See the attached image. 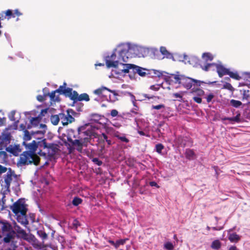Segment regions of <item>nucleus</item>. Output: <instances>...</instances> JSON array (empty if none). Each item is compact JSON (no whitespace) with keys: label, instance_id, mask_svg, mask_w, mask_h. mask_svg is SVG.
Masks as SVG:
<instances>
[{"label":"nucleus","instance_id":"c03bdc74","mask_svg":"<svg viewBox=\"0 0 250 250\" xmlns=\"http://www.w3.org/2000/svg\"><path fill=\"white\" fill-rule=\"evenodd\" d=\"M172 96L180 102L182 100L183 95L181 94V93H174L172 94Z\"/></svg>","mask_w":250,"mask_h":250},{"label":"nucleus","instance_id":"cd10ccee","mask_svg":"<svg viewBox=\"0 0 250 250\" xmlns=\"http://www.w3.org/2000/svg\"><path fill=\"white\" fill-rule=\"evenodd\" d=\"M195 155V153L193 150L190 149H187L185 152V156L187 159L191 160L193 159L194 156Z\"/></svg>","mask_w":250,"mask_h":250},{"label":"nucleus","instance_id":"a19ab883","mask_svg":"<svg viewBox=\"0 0 250 250\" xmlns=\"http://www.w3.org/2000/svg\"><path fill=\"white\" fill-rule=\"evenodd\" d=\"M164 248L167 250H173L174 246L172 243L168 242L164 244Z\"/></svg>","mask_w":250,"mask_h":250},{"label":"nucleus","instance_id":"0eeeda50","mask_svg":"<svg viewBox=\"0 0 250 250\" xmlns=\"http://www.w3.org/2000/svg\"><path fill=\"white\" fill-rule=\"evenodd\" d=\"M174 83H179L184 88L189 89L191 88L194 79L184 75H175L174 76Z\"/></svg>","mask_w":250,"mask_h":250},{"label":"nucleus","instance_id":"052dcab7","mask_svg":"<svg viewBox=\"0 0 250 250\" xmlns=\"http://www.w3.org/2000/svg\"><path fill=\"white\" fill-rule=\"evenodd\" d=\"M100 139L104 141L108 139V137L105 133H103L102 134Z\"/></svg>","mask_w":250,"mask_h":250},{"label":"nucleus","instance_id":"412c9836","mask_svg":"<svg viewBox=\"0 0 250 250\" xmlns=\"http://www.w3.org/2000/svg\"><path fill=\"white\" fill-rule=\"evenodd\" d=\"M57 93V91H55V90L52 91L51 93L47 92L46 93H44V96L47 97L49 96L50 98L51 101L52 102H59L60 101V99L59 96H56L55 94Z\"/></svg>","mask_w":250,"mask_h":250},{"label":"nucleus","instance_id":"5701e85b","mask_svg":"<svg viewBox=\"0 0 250 250\" xmlns=\"http://www.w3.org/2000/svg\"><path fill=\"white\" fill-rule=\"evenodd\" d=\"M216 64V63H208L207 62L204 64H200V67L204 71H208L211 67L215 66Z\"/></svg>","mask_w":250,"mask_h":250},{"label":"nucleus","instance_id":"7ed1b4c3","mask_svg":"<svg viewBox=\"0 0 250 250\" xmlns=\"http://www.w3.org/2000/svg\"><path fill=\"white\" fill-rule=\"evenodd\" d=\"M123 65V68L121 70L124 73H129V76L131 79H135V74L138 73L141 77H145L147 74L146 69L140 66L130 63H121Z\"/></svg>","mask_w":250,"mask_h":250},{"label":"nucleus","instance_id":"bb28decb","mask_svg":"<svg viewBox=\"0 0 250 250\" xmlns=\"http://www.w3.org/2000/svg\"><path fill=\"white\" fill-rule=\"evenodd\" d=\"M210 247L212 249L217 250L221 248V243L219 240H215L212 242Z\"/></svg>","mask_w":250,"mask_h":250},{"label":"nucleus","instance_id":"58836bf2","mask_svg":"<svg viewBox=\"0 0 250 250\" xmlns=\"http://www.w3.org/2000/svg\"><path fill=\"white\" fill-rule=\"evenodd\" d=\"M126 239H120L117 240L115 242V248L116 249H118L121 245H124Z\"/></svg>","mask_w":250,"mask_h":250},{"label":"nucleus","instance_id":"338daca9","mask_svg":"<svg viewBox=\"0 0 250 250\" xmlns=\"http://www.w3.org/2000/svg\"><path fill=\"white\" fill-rule=\"evenodd\" d=\"M15 113V112L14 111H13L11 112L12 116L9 117L10 120L13 121H15V118H14Z\"/></svg>","mask_w":250,"mask_h":250},{"label":"nucleus","instance_id":"39448f33","mask_svg":"<svg viewBox=\"0 0 250 250\" xmlns=\"http://www.w3.org/2000/svg\"><path fill=\"white\" fill-rule=\"evenodd\" d=\"M67 141L73 146L74 149H76L79 152L81 153L83 150V146L86 147L88 143L90 141L88 140L87 137L79 138L77 139L73 140L71 137H67Z\"/></svg>","mask_w":250,"mask_h":250},{"label":"nucleus","instance_id":"ddd939ff","mask_svg":"<svg viewBox=\"0 0 250 250\" xmlns=\"http://www.w3.org/2000/svg\"><path fill=\"white\" fill-rule=\"evenodd\" d=\"M66 86V83H64L63 85L60 86L58 89L55 90V91H57V93L63 94L65 97L70 98L73 92V89L70 87L65 88Z\"/></svg>","mask_w":250,"mask_h":250},{"label":"nucleus","instance_id":"c756f323","mask_svg":"<svg viewBox=\"0 0 250 250\" xmlns=\"http://www.w3.org/2000/svg\"><path fill=\"white\" fill-rule=\"evenodd\" d=\"M102 117L103 116L97 113H93L90 115L91 120L96 123H98L99 121L101 120Z\"/></svg>","mask_w":250,"mask_h":250},{"label":"nucleus","instance_id":"dca6fc26","mask_svg":"<svg viewBox=\"0 0 250 250\" xmlns=\"http://www.w3.org/2000/svg\"><path fill=\"white\" fill-rule=\"evenodd\" d=\"M105 91H107L109 92L114 93V92L109 89H108L107 87L105 86H101V87L93 91V93L99 96H104V92Z\"/></svg>","mask_w":250,"mask_h":250},{"label":"nucleus","instance_id":"aec40b11","mask_svg":"<svg viewBox=\"0 0 250 250\" xmlns=\"http://www.w3.org/2000/svg\"><path fill=\"white\" fill-rule=\"evenodd\" d=\"M228 239L231 243H237L241 239V236L236 232L229 233L228 235Z\"/></svg>","mask_w":250,"mask_h":250},{"label":"nucleus","instance_id":"7c9ffc66","mask_svg":"<svg viewBox=\"0 0 250 250\" xmlns=\"http://www.w3.org/2000/svg\"><path fill=\"white\" fill-rule=\"evenodd\" d=\"M230 78L235 79L236 80H240L241 77L239 76L237 72H231L229 70L228 74Z\"/></svg>","mask_w":250,"mask_h":250},{"label":"nucleus","instance_id":"4c0bfd02","mask_svg":"<svg viewBox=\"0 0 250 250\" xmlns=\"http://www.w3.org/2000/svg\"><path fill=\"white\" fill-rule=\"evenodd\" d=\"M216 83V81H214V82H209L208 83H207L208 84H212L215 83ZM201 83H205L204 82H201L200 81H198V80L194 79V82H193V85H196V86H200L201 85Z\"/></svg>","mask_w":250,"mask_h":250},{"label":"nucleus","instance_id":"e2e57ef3","mask_svg":"<svg viewBox=\"0 0 250 250\" xmlns=\"http://www.w3.org/2000/svg\"><path fill=\"white\" fill-rule=\"evenodd\" d=\"M6 119L5 118H1L0 117V126L3 125L5 122Z\"/></svg>","mask_w":250,"mask_h":250},{"label":"nucleus","instance_id":"bf43d9fd","mask_svg":"<svg viewBox=\"0 0 250 250\" xmlns=\"http://www.w3.org/2000/svg\"><path fill=\"white\" fill-rule=\"evenodd\" d=\"M13 12H14V16H15V17L16 16H18V17H19L21 15H22V13H21L18 9H15V10L13 11Z\"/></svg>","mask_w":250,"mask_h":250},{"label":"nucleus","instance_id":"6ab92c4d","mask_svg":"<svg viewBox=\"0 0 250 250\" xmlns=\"http://www.w3.org/2000/svg\"><path fill=\"white\" fill-rule=\"evenodd\" d=\"M36 134H41L42 136H43L44 132H43L42 131H37L36 132H33L32 134H30L29 132L27 130H25L24 131V136H23V139L24 141H29L31 139L32 136L31 135Z\"/></svg>","mask_w":250,"mask_h":250},{"label":"nucleus","instance_id":"f257e3e1","mask_svg":"<svg viewBox=\"0 0 250 250\" xmlns=\"http://www.w3.org/2000/svg\"><path fill=\"white\" fill-rule=\"evenodd\" d=\"M0 235L4 244L12 243L15 245L17 233L11 223L6 220H0Z\"/></svg>","mask_w":250,"mask_h":250},{"label":"nucleus","instance_id":"f704fd0d","mask_svg":"<svg viewBox=\"0 0 250 250\" xmlns=\"http://www.w3.org/2000/svg\"><path fill=\"white\" fill-rule=\"evenodd\" d=\"M126 53V52L124 50H121L119 52V55H120L119 59H120V58H121L122 60L124 62H127L128 58V57L125 56Z\"/></svg>","mask_w":250,"mask_h":250},{"label":"nucleus","instance_id":"37998d69","mask_svg":"<svg viewBox=\"0 0 250 250\" xmlns=\"http://www.w3.org/2000/svg\"><path fill=\"white\" fill-rule=\"evenodd\" d=\"M21 150L18 147L16 146L12 148H11L10 152L12 153L14 155L17 156L18 155L19 153L20 152Z\"/></svg>","mask_w":250,"mask_h":250},{"label":"nucleus","instance_id":"c9c22d12","mask_svg":"<svg viewBox=\"0 0 250 250\" xmlns=\"http://www.w3.org/2000/svg\"><path fill=\"white\" fill-rule=\"evenodd\" d=\"M5 16L4 18H6V17H7V19L9 20L11 18H15L14 14L13 11L10 9H8L5 12Z\"/></svg>","mask_w":250,"mask_h":250},{"label":"nucleus","instance_id":"4be33fe9","mask_svg":"<svg viewBox=\"0 0 250 250\" xmlns=\"http://www.w3.org/2000/svg\"><path fill=\"white\" fill-rule=\"evenodd\" d=\"M37 234L38 236L42 239L43 243H44L48 238V234L45 232L43 229H42L38 230L37 231Z\"/></svg>","mask_w":250,"mask_h":250},{"label":"nucleus","instance_id":"9b49d317","mask_svg":"<svg viewBox=\"0 0 250 250\" xmlns=\"http://www.w3.org/2000/svg\"><path fill=\"white\" fill-rule=\"evenodd\" d=\"M73 112L72 109H68L66 114L61 113V120L63 125H66L74 121V118L70 114V112L72 113Z\"/></svg>","mask_w":250,"mask_h":250},{"label":"nucleus","instance_id":"603ef678","mask_svg":"<svg viewBox=\"0 0 250 250\" xmlns=\"http://www.w3.org/2000/svg\"><path fill=\"white\" fill-rule=\"evenodd\" d=\"M193 101L198 103V104H201L202 103V99L198 96H194L193 97Z\"/></svg>","mask_w":250,"mask_h":250},{"label":"nucleus","instance_id":"69168bd1","mask_svg":"<svg viewBox=\"0 0 250 250\" xmlns=\"http://www.w3.org/2000/svg\"><path fill=\"white\" fill-rule=\"evenodd\" d=\"M149 185L151 187H159V186H158L157 184L155 182H154V181L150 182L149 183Z\"/></svg>","mask_w":250,"mask_h":250},{"label":"nucleus","instance_id":"4d7b16f0","mask_svg":"<svg viewBox=\"0 0 250 250\" xmlns=\"http://www.w3.org/2000/svg\"><path fill=\"white\" fill-rule=\"evenodd\" d=\"M6 171L7 168L0 165V174L5 173L6 172Z\"/></svg>","mask_w":250,"mask_h":250},{"label":"nucleus","instance_id":"09e8293b","mask_svg":"<svg viewBox=\"0 0 250 250\" xmlns=\"http://www.w3.org/2000/svg\"><path fill=\"white\" fill-rule=\"evenodd\" d=\"M249 90H243V99H248V98L250 97V95H249Z\"/></svg>","mask_w":250,"mask_h":250},{"label":"nucleus","instance_id":"a878e982","mask_svg":"<svg viewBox=\"0 0 250 250\" xmlns=\"http://www.w3.org/2000/svg\"><path fill=\"white\" fill-rule=\"evenodd\" d=\"M17 233L23 239H26L27 237V234L25 230L21 229V227H18L17 229Z\"/></svg>","mask_w":250,"mask_h":250},{"label":"nucleus","instance_id":"f03ea898","mask_svg":"<svg viewBox=\"0 0 250 250\" xmlns=\"http://www.w3.org/2000/svg\"><path fill=\"white\" fill-rule=\"evenodd\" d=\"M40 158L36 154H32L30 152L24 151L20 156L17 161V166L23 167L30 164L38 166Z\"/></svg>","mask_w":250,"mask_h":250},{"label":"nucleus","instance_id":"ea45409f","mask_svg":"<svg viewBox=\"0 0 250 250\" xmlns=\"http://www.w3.org/2000/svg\"><path fill=\"white\" fill-rule=\"evenodd\" d=\"M47 88H44L43 89V95H38L37 97V99L38 101L40 102H43L45 100V98L46 97H45L44 96V93H46L45 92V91L46 90H47Z\"/></svg>","mask_w":250,"mask_h":250},{"label":"nucleus","instance_id":"4468645a","mask_svg":"<svg viewBox=\"0 0 250 250\" xmlns=\"http://www.w3.org/2000/svg\"><path fill=\"white\" fill-rule=\"evenodd\" d=\"M215 67L219 77L222 78L223 76L228 74L229 69L226 68L222 64L216 63Z\"/></svg>","mask_w":250,"mask_h":250},{"label":"nucleus","instance_id":"f8f14e48","mask_svg":"<svg viewBox=\"0 0 250 250\" xmlns=\"http://www.w3.org/2000/svg\"><path fill=\"white\" fill-rule=\"evenodd\" d=\"M116 55L113 52L110 56H107L105 59V64L107 68H117L119 64V61H115ZM121 63H120L121 64Z\"/></svg>","mask_w":250,"mask_h":250},{"label":"nucleus","instance_id":"c85d7f7f","mask_svg":"<svg viewBox=\"0 0 250 250\" xmlns=\"http://www.w3.org/2000/svg\"><path fill=\"white\" fill-rule=\"evenodd\" d=\"M114 136L115 137H116L117 138H118V139H119L120 140H121V141H122L123 142H125V143H127L129 141V139H128L127 138H126L125 134L123 135L122 136H121L119 134V132H117V133H115Z\"/></svg>","mask_w":250,"mask_h":250},{"label":"nucleus","instance_id":"9d476101","mask_svg":"<svg viewBox=\"0 0 250 250\" xmlns=\"http://www.w3.org/2000/svg\"><path fill=\"white\" fill-rule=\"evenodd\" d=\"M70 99L72 100L74 103L83 101L88 102L90 100L87 94L83 93L79 95L78 92L75 90L73 91Z\"/></svg>","mask_w":250,"mask_h":250},{"label":"nucleus","instance_id":"a18cd8bd","mask_svg":"<svg viewBox=\"0 0 250 250\" xmlns=\"http://www.w3.org/2000/svg\"><path fill=\"white\" fill-rule=\"evenodd\" d=\"M92 161L95 164L98 166H101L103 164V162L100 160L98 158H93L92 159Z\"/></svg>","mask_w":250,"mask_h":250},{"label":"nucleus","instance_id":"3c124183","mask_svg":"<svg viewBox=\"0 0 250 250\" xmlns=\"http://www.w3.org/2000/svg\"><path fill=\"white\" fill-rule=\"evenodd\" d=\"M214 95L212 93L209 94L207 97V102L208 103H209L212 100V99L214 98Z\"/></svg>","mask_w":250,"mask_h":250},{"label":"nucleus","instance_id":"680f3d73","mask_svg":"<svg viewBox=\"0 0 250 250\" xmlns=\"http://www.w3.org/2000/svg\"><path fill=\"white\" fill-rule=\"evenodd\" d=\"M20 128L21 130L25 131L26 129V124H21L20 125Z\"/></svg>","mask_w":250,"mask_h":250},{"label":"nucleus","instance_id":"0e129e2a","mask_svg":"<svg viewBox=\"0 0 250 250\" xmlns=\"http://www.w3.org/2000/svg\"><path fill=\"white\" fill-rule=\"evenodd\" d=\"M73 225L76 227V228H77L78 226H80V224H79V222L75 220H74V222L73 223Z\"/></svg>","mask_w":250,"mask_h":250},{"label":"nucleus","instance_id":"72a5a7b5","mask_svg":"<svg viewBox=\"0 0 250 250\" xmlns=\"http://www.w3.org/2000/svg\"><path fill=\"white\" fill-rule=\"evenodd\" d=\"M82 202L83 200L81 198L77 196H75L72 200V204L73 206L76 207L82 204Z\"/></svg>","mask_w":250,"mask_h":250},{"label":"nucleus","instance_id":"6e6d98bb","mask_svg":"<svg viewBox=\"0 0 250 250\" xmlns=\"http://www.w3.org/2000/svg\"><path fill=\"white\" fill-rule=\"evenodd\" d=\"M195 92L198 96H202L205 93L204 91L201 89H197Z\"/></svg>","mask_w":250,"mask_h":250},{"label":"nucleus","instance_id":"5fc2aeb1","mask_svg":"<svg viewBox=\"0 0 250 250\" xmlns=\"http://www.w3.org/2000/svg\"><path fill=\"white\" fill-rule=\"evenodd\" d=\"M110 115L112 117H115L118 115V111L116 109H112L111 111Z\"/></svg>","mask_w":250,"mask_h":250},{"label":"nucleus","instance_id":"79ce46f5","mask_svg":"<svg viewBox=\"0 0 250 250\" xmlns=\"http://www.w3.org/2000/svg\"><path fill=\"white\" fill-rule=\"evenodd\" d=\"M164 146L162 144H158L155 146V149L158 153H161L162 150L164 149Z\"/></svg>","mask_w":250,"mask_h":250},{"label":"nucleus","instance_id":"6e6552de","mask_svg":"<svg viewBox=\"0 0 250 250\" xmlns=\"http://www.w3.org/2000/svg\"><path fill=\"white\" fill-rule=\"evenodd\" d=\"M78 132L79 138L87 137L89 141L91 140V136L93 134L92 129L89 124H86L79 127L78 128Z\"/></svg>","mask_w":250,"mask_h":250},{"label":"nucleus","instance_id":"393cba45","mask_svg":"<svg viewBox=\"0 0 250 250\" xmlns=\"http://www.w3.org/2000/svg\"><path fill=\"white\" fill-rule=\"evenodd\" d=\"M202 58L205 60V62H207L208 61H212L213 59V56L209 52L204 53L202 54Z\"/></svg>","mask_w":250,"mask_h":250},{"label":"nucleus","instance_id":"a211bd4d","mask_svg":"<svg viewBox=\"0 0 250 250\" xmlns=\"http://www.w3.org/2000/svg\"><path fill=\"white\" fill-rule=\"evenodd\" d=\"M42 119L41 117L40 116H38L36 117H32L30 120V125H27V128L30 129L31 127V126H38L40 123L41 122Z\"/></svg>","mask_w":250,"mask_h":250},{"label":"nucleus","instance_id":"20e7f679","mask_svg":"<svg viewBox=\"0 0 250 250\" xmlns=\"http://www.w3.org/2000/svg\"><path fill=\"white\" fill-rule=\"evenodd\" d=\"M42 142H43V138L42 136L37 138L36 140H33L31 143L27 144L23 142V144L25 146L26 149L28 150L27 151L28 152H30L32 154H36V151L37 148H40V150L38 152V154L40 156L46 157V153L42 152L41 149L42 147V144H41Z\"/></svg>","mask_w":250,"mask_h":250},{"label":"nucleus","instance_id":"1a4fd4ad","mask_svg":"<svg viewBox=\"0 0 250 250\" xmlns=\"http://www.w3.org/2000/svg\"><path fill=\"white\" fill-rule=\"evenodd\" d=\"M41 144L42 146V148L47 149V156L50 157H53L59 150L58 145L53 143L47 144L45 139H43V142H42Z\"/></svg>","mask_w":250,"mask_h":250},{"label":"nucleus","instance_id":"8fccbe9b","mask_svg":"<svg viewBox=\"0 0 250 250\" xmlns=\"http://www.w3.org/2000/svg\"><path fill=\"white\" fill-rule=\"evenodd\" d=\"M164 107H165V105H164V104H159V105H153L152 106V109H157V110H159V109H161L162 108H164Z\"/></svg>","mask_w":250,"mask_h":250},{"label":"nucleus","instance_id":"2f4dec72","mask_svg":"<svg viewBox=\"0 0 250 250\" xmlns=\"http://www.w3.org/2000/svg\"><path fill=\"white\" fill-rule=\"evenodd\" d=\"M230 104L234 107L238 108L242 105V103L240 101L232 99L230 101Z\"/></svg>","mask_w":250,"mask_h":250},{"label":"nucleus","instance_id":"774afa93","mask_svg":"<svg viewBox=\"0 0 250 250\" xmlns=\"http://www.w3.org/2000/svg\"><path fill=\"white\" fill-rule=\"evenodd\" d=\"M229 250H238L236 246H231L229 249Z\"/></svg>","mask_w":250,"mask_h":250},{"label":"nucleus","instance_id":"473e14b6","mask_svg":"<svg viewBox=\"0 0 250 250\" xmlns=\"http://www.w3.org/2000/svg\"><path fill=\"white\" fill-rule=\"evenodd\" d=\"M160 52L161 53L165 56L167 58H170L172 55L167 49L166 47L162 46L160 47Z\"/></svg>","mask_w":250,"mask_h":250},{"label":"nucleus","instance_id":"b1692460","mask_svg":"<svg viewBox=\"0 0 250 250\" xmlns=\"http://www.w3.org/2000/svg\"><path fill=\"white\" fill-rule=\"evenodd\" d=\"M61 113L58 115H52L50 117L51 123L54 125H57L61 120Z\"/></svg>","mask_w":250,"mask_h":250},{"label":"nucleus","instance_id":"e433bc0d","mask_svg":"<svg viewBox=\"0 0 250 250\" xmlns=\"http://www.w3.org/2000/svg\"><path fill=\"white\" fill-rule=\"evenodd\" d=\"M223 89H226L229 90L231 92H233L234 91V88L231 85L230 83H226L223 87Z\"/></svg>","mask_w":250,"mask_h":250},{"label":"nucleus","instance_id":"49530a36","mask_svg":"<svg viewBox=\"0 0 250 250\" xmlns=\"http://www.w3.org/2000/svg\"><path fill=\"white\" fill-rule=\"evenodd\" d=\"M240 116L241 114L240 113H238L236 116L233 117V122L235 123H240L241 120H240Z\"/></svg>","mask_w":250,"mask_h":250},{"label":"nucleus","instance_id":"423d86ee","mask_svg":"<svg viewBox=\"0 0 250 250\" xmlns=\"http://www.w3.org/2000/svg\"><path fill=\"white\" fill-rule=\"evenodd\" d=\"M10 209L15 215L25 214L27 211V205L22 199H19L10 207Z\"/></svg>","mask_w":250,"mask_h":250},{"label":"nucleus","instance_id":"864d4df0","mask_svg":"<svg viewBox=\"0 0 250 250\" xmlns=\"http://www.w3.org/2000/svg\"><path fill=\"white\" fill-rule=\"evenodd\" d=\"M48 111V109H42L41 110V112H40V114L39 115V116H40L41 117V119H42V116H44L46 114H47Z\"/></svg>","mask_w":250,"mask_h":250},{"label":"nucleus","instance_id":"2eb2a0df","mask_svg":"<svg viewBox=\"0 0 250 250\" xmlns=\"http://www.w3.org/2000/svg\"><path fill=\"white\" fill-rule=\"evenodd\" d=\"M13 174L11 170H9L4 177L5 187L7 189L9 188L11 181L12 180Z\"/></svg>","mask_w":250,"mask_h":250},{"label":"nucleus","instance_id":"de8ad7c7","mask_svg":"<svg viewBox=\"0 0 250 250\" xmlns=\"http://www.w3.org/2000/svg\"><path fill=\"white\" fill-rule=\"evenodd\" d=\"M7 245H10V247L11 248H8L7 249H6V250H16V249L17 248L18 246H17V241H15V245H13V243H9V244H7Z\"/></svg>","mask_w":250,"mask_h":250},{"label":"nucleus","instance_id":"f3484780","mask_svg":"<svg viewBox=\"0 0 250 250\" xmlns=\"http://www.w3.org/2000/svg\"><path fill=\"white\" fill-rule=\"evenodd\" d=\"M16 215L17 216V220L19 223H21V225H23L25 227L28 225L29 223L27 218L26 214H20Z\"/></svg>","mask_w":250,"mask_h":250},{"label":"nucleus","instance_id":"13d9d810","mask_svg":"<svg viewBox=\"0 0 250 250\" xmlns=\"http://www.w3.org/2000/svg\"><path fill=\"white\" fill-rule=\"evenodd\" d=\"M152 72L155 76H157L158 77H160L162 75V73L159 71L153 70Z\"/></svg>","mask_w":250,"mask_h":250}]
</instances>
